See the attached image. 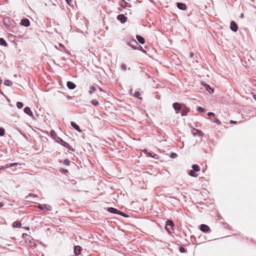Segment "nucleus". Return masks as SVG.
<instances>
[{"instance_id":"obj_1","label":"nucleus","mask_w":256,"mask_h":256,"mask_svg":"<svg viewBox=\"0 0 256 256\" xmlns=\"http://www.w3.org/2000/svg\"><path fill=\"white\" fill-rule=\"evenodd\" d=\"M126 42L128 46L134 49H136L138 45L136 40L130 38L126 39Z\"/></svg>"},{"instance_id":"obj_2","label":"nucleus","mask_w":256,"mask_h":256,"mask_svg":"<svg viewBox=\"0 0 256 256\" xmlns=\"http://www.w3.org/2000/svg\"><path fill=\"white\" fill-rule=\"evenodd\" d=\"M56 140L58 143H59L61 145L64 146V147L70 150H71L72 152L74 151V148L71 146H70V145L68 142L63 140H62L60 137H56Z\"/></svg>"},{"instance_id":"obj_3","label":"nucleus","mask_w":256,"mask_h":256,"mask_svg":"<svg viewBox=\"0 0 256 256\" xmlns=\"http://www.w3.org/2000/svg\"><path fill=\"white\" fill-rule=\"evenodd\" d=\"M182 106L183 104H181L178 102H174L172 104V107L175 110L176 114H178L180 112Z\"/></svg>"},{"instance_id":"obj_4","label":"nucleus","mask_w":256,"mask_h":256,"mask_svg":"<svg viewBox=\"0 0 256 256\" xmlns=\"http://www.w3.org/2000/svg\"><path fill=\"white\" fill-rule=\"evenodd\" d=\"M38 208L42 210H44L45 209L48 211L52 210V206L48 204H38Z\"/></svg>"},{"instance_id":"obj_5","label":"nucleus","mask_w":256,"mask_h":256,"mask_svg":"<svg viewBox=\"0 0 256 256\" xmlns=\"http://www.w3.org/2000/svg\"><path fill=\"white\" fill-rule=\"evenodd\" d=\"M24 112L28 115L32 119L36 120L33 114L32 111L29 107H26L24 108Z\"/></svg>"},{"instance_id":"obj_6","label":"nucleus","mask_w":256,"mask_h":256,"mask_svg":"<svg viewBox=\"0 0 256 256\" xmlns=\"http://www.w3.org/2000/svg\"><path fill=\"white\" fill-rule=\"evenodd\" d=\"M174 226V224L172 220H168L166 222V228L167 231L169 232H170V230H172V226Z\"/></svg>"},{"instance_id":"obj_7","label":"nucleus","mask_w":256,"mask_h":256,"mask_svg":"<svg viewBox=\"0 0 256 256\" xmlns=\"http://www.w3.org/2000/svg\"><path fill=\"white\" fill-rule=\"evenodd\" d=\"M120 6L124 8H131L132 6L130 4L126 2L124 0H121V2L120 3Z\"/></svg>"},{"instance_id":"obj_8","label":"nucleus","mask_w":256,"mask_h":256,"mask_svg":"<svg viewBox=\"0 0 256 256\" xmlns=\"http://www.w3.org/2000/svg\"><path fill=\"white\" fill-rule=\"evenodd\" d=\"M117 20L120 21L122 24H124L126 21L127 17L124 14H120L117 16Z\"/></svg>"},{"instance_id":"obj_9","label":"nucleus","mask_w":256,"mask_h":256,"mask_svg":"<svg viewBox=\"0 0 256 256\" xmlns=\"http://www.w3.org/2000/svg\"><path fill=\"white\" fill-rule=\"evenodd\" d=\"M12 20L10 17H5L3 18V22L6 26H10L11 25Z\"/></svg>"},{"instance_id":"obj_10","label":"nucleus","mask_w":256,"mask_h":256,"mask_svg":"<svg viewBox=\"0 0 256 256\" xmlns=\"http://www.w3.org/2000/svg\"><path fill=\"white\" fill-rule=\"evenodd\" d=\"M200 230L201 231H202L204 232H209L210 228V227L205 224H202L200 226Z\"/></svg>"},{"instance_id":"obj_11","label":"nucleus","mask_w":256,"mask_h":256,"mask_svg":"<svg viewBox=\"0 0 256 256\" xmlns=\"http://www.w3.org/2000/svg\"><path fill=\"white\" fill-rule=\"evenodd\" d=\"M230 30L234 32H236L238 30V27L237 24L234 22L232 21L230 25Z\"/></svg>"},{"instance_id":"obj_12","label":"nucleus","mask_w":256,"mask_h":256,"mask_svg":"<svg viewBox=\"0 0 256 256\" xmlns=\"http://www.w3.org/2000/svg\"><path fill=\"white\" fill-rule=\"evenodd\" d=\"M181 111V116H186L188 114V113L189 112V109L188 108H186L184 104H183V106L182 107Z\"/></svg>"},{"instance_id":"obj_13","label":"nucleus","mask_w":256,"mask_h":256,"mask_svg":"<svg viewBox=\"0 0 256 256\" xmlns=\"http://www.w3.org/2000/svg\"><path fill=\"white\" fill-rule=\"evenodd\" d=\"M20 24L27 27L30 24V20L28 18H23L20 21Z\"/></svg>"},{"instance_id":"obj_14","label":"nucleus","mask_w":256,"mask_h":256,"mask_svg":"<svg viewBox=\"0 0 256 256\" xmlns=\"http://www.w3.org/2000/svg\"><path fill=\"white\" fill-rule=\"evenodd\" d=\"M82 250V247L79 246H75L74 248V252L76 256H78L80 254L81 250Z\"/></svg>"},{"instance_id":"obj_15","label":"nucleus","mask_w":256,"mask_h":256,"mask_svg":"<svg viewBox=\"0 0 256 256\" xmlns=\"http://www.w3.org/2000/svg\"><path fill=\"white\" fill-rule=\"evenodd\" d=\"M177 7L181 10H185L186 8V4L182 2H178L176 4Z\"/></svg>"},{"instance_id":"obj_16","label":"nucleus","mask_w":256,"mask_h":256,"mask_svg":"<svg viewBox=\"0 0 256 256\" xmlns=\"http://www.w3.org/2000/svg\"><path fill=\"white\" fill-rule=\"evenodd\" d=\"M66 86L70 90H74L76 86V85L73 82L70 81L67 82Z\"/></svg>"},{"instance_id":"obj_17","label":"nucleus","mask_w":256,"mask_h":256,"mask_svg":"<svg viewBox=\"0 0 256 256\" xmlns=\"http://www.w3.org/2000/svg\"><path fill=\"white\" fill-rule=\"evenodd\" d=\"M108 212L112 213L119 214L120 210L115 208H109L108 210Z\"/></svg>"},{"instance_id":"obj_18","label":"nucleus","mask_w":256,"mask_h":256,"mask_svg":"<svg viewBox=\"0 0 256 256\" xmlns=\"http://www.w3.org/2000/svg\"><path fill=\"white\" fill-rule=\"evenodd\" d=\"M70 125H71V126L72 127H73L75 130H76L78 132H82V130L80 129L79 126L77 124H76L74 122H70Z\"/></svg>"},{"instance_id":"obj_19","label":"nucleus","mask_w":256,"mask_h":256,"mask_svg":"<svg viewBox=\"0 0 256 256\" xmlns=\"http://www.w3.org/2000/svg\"><path fill=\"white\" fill-rule=\"evenodd\" d=\"M136 38L140 44H144L145 42L144 38L142 36L137 35Z\"/></svg>"},{"instance_id":"obj_20","label":"nucleus","mask_w":256,"mask_h":256,"mask_svg":"<svg viewBox=\"0 0 256 256\" xmlns=\"http://www.w3.org/2000/svg\"><path fill=\"white\" fill-rule=\"evenodd\" d=\"M188 174L192 177H197L198 176V174H196V172L194 171L193 170H191L189 171Z\"/></svg>"},{"instance_id":"obj_21","label":"nucleus","mask_w":256,"mask_h":256,"mask_svg":"<svg viewBox=\"0 0 256 256\" xmlns=\"http://www.w3.org/2000/svg\"><path fill=\"white\" fill-rule=\"evenodd\" d=\"M192 170L196 172H199L200 170V166L198 164L192 165Z\"/></svg>"},{"instance_id":"obj_22","label":"nucleus","mask_w":256,"mask_h":256,"mask_svg":"<svg viewBox=\"0 0 256 256\" xmlns=\"http://www.w3.org/2000/svg\"><path fill=\"white\" fill-rule=\"evenodd\" d=\"M0 45L4 46H8V44L3 38H0Z\"/></svg>"},{"instance_id":"obj_23","label":"nucleus","mask_w":256,"mask_h":256,"mask_svg":"<svg viewBox=\"0 0 256 256\" xmlns=\"http://www.w3.org/2000/svg\"><path fill=\"white\" fill-rule=\"evenodd\" d=\"M20 226H21L20 222L18 221H16L12 224L13 227L16 228H20Z\"/></svg>"},{"instance_id":"obj_24","label":"nucleus","mask_w":256,"mask_h":256,"mask_svg":"<svg viewBox=\"0 0 256 256\" xmlns=\"http://www.w3.org/2000/svg\"><path fill=\"white\" fill-rule=\"evenodd\" d=\"M96 87L94 86H92L90 88V90H88V93L90 94H92L93 92H96Z\"/></svg>"},{"instance_id":"obj_25","label":"nucleus","mask_w":256,"mask_h":256,"mask_svg":"<svg viewBox=\"0 0 256 256\" xmlns=\"http://www.w3.org/2000/svg\"><path fill=\"white\" fill-rule=\"evenodd\" d=\"M133 96L135 98H138L140 100H142V98L140 97V93L139 92H138V91H136V92H134V94Z\"/></svg>"},{"instance_id":"obj_26","label":"nucleus","mask_w":256,"mask_h":256,"mask_svg":"<svg viewBox=\"0 0 256 256\" xmlns=\"http://www.w3.org/2000/svg\"><path fill=\"white\" fill-rule=\"evenodd\" d=\"M206 90L210 94H212L214 92L213 89L209 86L206 84Z\"/></svg>"},{"instance_id":"obj_27","label":"nucleus","mask_w":256,"mask_h":256,"mask_svg":"<svg viewBox=\"0 0 256 256\" xmlns=\"http://www.w3.org/2000/svg\"><path fill=\"white\" fill-rule=\"evenodd\" d=\"M4 84L5 85H6L7 86H10L12 85V82L10 80H4Z\"/></svg>"},{"instance_id":"obj_28","label":"nucleus","mask_w":256,"mask_h":256,"mask_svg":"<svg viewBox=\"0 0 256 256\" xmlns=\"http://www.w3.org/2000/svg\"><path fill=\"white\" fill-rule=\"evenodd\" d=\"M91 102L94 106H96L99 104L98 101L96 99L92 100Z\"/></svg>"},{"instance_id":"obj_29","label":"nucleus","mask_w":256,"mask_h":256,"mask_svg":"<svg viewBox=\"0 0 256 256\" xmlns=\"http://www.w3.org/2000/svg\"><path fill=\"white\" fill-rule=\"evenodd\" d=\"M196 110L199 112H206V110L200 106L198 107Z\"/></svg>"},{"instance_id":"obj_30","label":"nucleus","mask_w":256,"mask_h":256,"mask_svg":"<svg viewBox=\"0 0 256 256\" xmlns=\"http://www.w3.org/2000/svg\"><path fill=\"white\" fill-rule=\"evenodd\" d=\"M50 134L51 136H52V137H54V138H56V137H58V136H56V132H54V130H50Z\"/></svg>"},{"instance_id":"obj_31","label":"nucleus","mask_w":256,"mask_h":256,"mask_svg":"<svg viewBox=\"0 0 256 256\" xmlns=\"http://www.w3.org/2000/svg\"><path fill=\"white\" fill-rule=\"evenodd\" d=\"M23 104L22 102H18L16 103V106L18 108H21L23 107Z\"/></svg>"},{"instance_id":"obj_32","label":"nucleus","mask_w":256,"mask_h":256,"mask_svg":"<svg viewBox=\"0 0 256 256\" xmlns=\"http://www.w3.org/2000/svg\"><path fill=\"white\" fill-rule=\"evenodd\" d=\"M63 164L66 166H70V161L68 159H66L64 160Z\"/></svg>"},{"instance_id":"obj_33","label":"nucleus","mask_w":256,"mask_h":256,"mask_svg":"<svg viewBox=\"0 0 256 256\" xmlns=\"http://www.w3.org/2000/svg\"><path fill=\"white\" fill-rule=\"evenodd\" d=\"M178 156V154L175 152H172L170 157L172 158H174Z\"/></svg>"},{"instance_id":"obj_34","label":"nucleus","mask_w":256,"mask_h":256,"mask_svg":"<svg viewBox=\"0 0 256 256\" xmlns=\"http://www.w3.org/2000/svg\"><path fill=\"white\" fill-rule=\"evenodd\" d=\"M180 252L184 253L186 252H187V250L184 248L183 246H180Z\"/></svg>"},{"instance_id":"obj_35","label":"nucleus","mask_w":256,"mask_h":256,"mask_svg":"<svg viewBox=\"0 0 256 256\" xmlns=\"http://www.w3.org/2000/svg\"><path fill=\"white\" fill-rule=\"evenodd\" d=\"M4 129L3 128H0V136H3L4 134Z\"/></svg>"},{"instance_id":"obj_36","label":"nucleus","mask_w":256,"mask_h":256,"mask_svg":"<svg viewBox=\"0 0 256 256\" xmlns=\"http://www.w3.org/2000/svg\"><path fill=\"white\" fill-rule=\"evenodd\" d=\"M119 214L120 216H124V218H127L128 216V214H125L121 211L120 212Z\"/></svg>"},{"instance_id":"obj_37","label":"nucleus","mask_w":256,"mask_h":256,"mask_svg":"<svg viewBox=\"0 0 256 256\" xmlns=\"http://www.w3.org/2000/svg\"><path fill=\"white\" fill-rule=\"evenodd\" d=\"M126 64H122L121 65V68H122V70H126Z\"/></svg>"},{"instance_id":"obj_38","label":"nucleus","mask_w":256,"mask_h":256,"mask_svg":"<svg viewBox=\"0 0 256 256\" xmlns=\"http://www.w3.org/2000/svg\"><path fill=\"white\" fill-rule=\"evenodd\" d=\"M18 165V163L14 162V163L10 164L9 166H10V168H12V167H13L14 166H16Z\"/></svg>"},{"instance_id":"obj_39","label":"nucleus","mask_w":256,"mask_h":256,"mask_svg":"<svg viewBox=\"0 0 256 256\" xmlns=\"http://www.w3.org/2000/svg\"><path fill=\"white\" fill-rule=\"evenodd\" d=\"M208 115L210 116H212L213 118H214L215 116L214 114L212 112H208Z\"/></svg>"},{"instance_id":"obj_40","label":"nucleus","mask_w":256,"mask_h":256,"mask_svg":"<svg viewBox=\"0 0 256 256\" xmlns=\"http://www.w3.org/2000/svg\"><path fill=\"white\" fill-rule=\"evenodd\" d=\"M214 122H216L218 125H220L221 124L220 120L216 118Z\"/></svg>"},{"instance_id":"obj_41","label":"nucleus","mask_w":256,"mask_h":256,"mask_svg":"<svg viewBox=\"0 0 256 256\" xmlns=\"http://www.w3.org/2000/svg\"><path fill=\"white\" fill-rule=\"evenodd\" d=\"M30 244L31 246H36V244L34 242H32L30 240Z\"/></svg>"},{"instance_id":"obj_42","label":"nucleus","mask_w":256,"mask_h":256,"mask_svg":"<svg viewBox=\"0 0 256 256\" xmlns=\"http://www.w3.org/2000/svg\"><path fill=\"white\" fill-rule=\"evenodd\" d=\"M61 172L64 174H66V173L68 172V170H66V169H62V170H61Z\"/></svg>"},{"instance_id":"obj_43","label":"nucleus","mask_w":256,"mask_h":256,"mask_svg":"<svg viewBox=\"0 0 256 256\" xmlns=\"http://www.w3.org/2000/svg\"><path fill=\"white\" fill-rule=\"evenodd\" d=\"M66 2V3L68 4V5L69 6H70L71 5V3L72 2V0H65Z\"/></svg>"},{"instance_id":"obj_44","label":"nucleus","mask_w":256,"mask_h":256,"mask_svg":"<svg viewBox=\"0 0 256 256\" xmlns=\"http://www.w3.org/2000/svg\"><path fill=\"white\" fill-rule=\"evenodd\" d=\"M4 168H10V166H9V164H6L4 166Z\"/></svg>"},{"instance_id":"obj_45","label":"nucleus","mask_w":256,"mask_h":256,"mask_svg":"<svg viewBox=\"0 0 256 256\" xmlns=\"http://www.w3.org/2000/svg\"><path fill=\"white\" fill-rule=\"evenodd\" d=\"M230 124H235L236 123V121H234V120H231L230 121Z\"/></svg>"},{"instance_id":"obj_46","label":"nucleus","mask_w":256,"mask_h":256,"mask_svg":"<svg viewBox=\"0 0 256 256\" xmlns=\"http://www.w3.org/2000/svg\"><path fill=\"white\" fill-rule=\"evenodd\" d=\"M22 236L24 238H26V237L28 236V237H30L28 235V234H22Z\"/></svg>"},{"instance_id":"obj_47","label":"nucleus","mask_w":256,"mask_h":256,"mask_svg":"<svg viewBox=\"0 0 256 256\" xmlns=\"http://www.w3.org/2000/svg\"><path fill=\"white\" fill-rule=\"evenodd\" d=\"M36 242H39L40 244H42V245L44 246H45L44 244L42 242H40L39 240H37Z\"/></svg>"},{"instance_id":"obj_48","label":"nucleus","mask_w":256,"mask_h":256,"mask_svg":"<svg viewBox=\"0 0 256 256\" xmlns=\"http://www.w3.org/2000/svg\"><path fill=\"white\" fill-rule=\"evenodd\" d=\"M36 242H39L40 244H42V245L44 246H45L44 244L42 242H40L39 240H37Z\"/></svg>"},{"instance_id":"obj_49","label":"nucleus","mask_w":256,"mask_h":256,"mask_svg":"<svg viewBox=\"0 0 256 256\" xmlns=\"http://www.w3.org/2000/svg\"><path fill=\"white\" fill-rule=\"evenodd\" d=\"M36 242H39L40 244H42V245L44 246H45L44 244L42 242H40L39 240H37Z\"/></svg>"},{"instance_id":"obj_50","label":"nucleus","mask_w":256,"mask_h":256,"mask_svg":"<svg viewBox=\"0 0 256 256\" xmlns=\"http://www.w3.org/2000/svg\"><path fill=\"white\" fill-rule=\"evenodd\" d=\"M252 98L254 100H256V94H253Z\"/></svg>"},{"instance_id":"obj_51","label":"nucleus","mask_w":256,"mask_h":256,"mask_svg":"<svg viewBox=\"0 0 256 256\" xmlns=\"http://www.w3.org/2000/svg\"><path fill=\"white\" fill-rule=\"evenodd\" d=\"M30 196H34L37 197V196L36 194H30Z\"/></svg>"},{"instance_id":"obj_52","label":"nucleus","mask_w":256,"mask_h":256,"mask_svg":"<svg viewBox=\"0 0 256 256\" xmlns=\"http://www.w3.org/2000/svg\"><path fill=\"white\" fill-rule=\"evenodd\" d=\"M244 17V14L242 13L240 14V18H242Z\"/></svg>"},{"instance_id":"obj_53","label":"nucleus","mask_w":256,"mask_h":256,"mask_svg":"<svg viewBox=\"0 0 256 256\" xmlns=\"http://www.w3.org/2000/svg\"><path fill=\"white\" fill-rule=\"evenodd\" d=\"M190 55H191V57H192L194 56V54L192 53H191Z\"/></svg>"},{"instance_id":"obj_54","label":"nucleus","mask_w":256,"mask_h":256,"mask_svg":"<svg viewBox=\"0 0 256 256\" xmlns=\"http://www.w3.org/2000/svg\"><path fill=\"white\" fill-rule=\"evenodd\" d=\"M60 47L63 46L62 44H60Z\"/></svg>"},{"instance_id":"obj_55","label":"nucleus","mask_w":256,"mask_h":256,"mask_svg":"<svg viewBox=\"0 0 256 256\" xmlns=\"http://www.w3.org/2000/svg\"><path fill=\"white\" fill-rule=\"evenodd\" d=\"M2 80L0 79V84H1Z\"/></svg>"},{"instance_id":"obj_56","label":"nucleus","mask_w":256,"mask_h":256,"mask_svg":"<svg viewBox=\"0 0 256 256\" xmlns=\"http://www.w3.org/2000/svg\"><path fill=\"white\" fill-rule=\"evenodd\" d=\"M2 204H1V203H0V206H2Z\"/></svg>"}]
</instances>
